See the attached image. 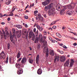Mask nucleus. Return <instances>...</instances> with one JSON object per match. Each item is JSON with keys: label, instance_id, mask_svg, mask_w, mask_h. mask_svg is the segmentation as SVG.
<instances>
[{"label": "nucleus", "instance_id": "1", "mask_svg": "<svg viewBox=\"0 0 77 77\" xmlns=\"http://www.w3.org/2000/svg\"><path fill=\"white\" fill-rule=\"evenodd\" d=\"M63 9L60 11V13H62L67 8H68L69 10L66 12V14H68L69 15H71L72 14L74 11L72 10V9L74 8V7L72 6L71 5H69L67 6H63Z\"/></svg>", "mask_w": 77, "mask_h": 77}, {"label": "nucleus", "instance_id": "2", "mask_svg": "<svg viewBox=\"0 0 77 77\" xmlns=\"http://www.w3.org/2000/svg\"><path fill=\"white\" fill-rule=\"evenodd\" d=\"M53 6V4H51L48 6H45V11H47L48 9L49 10L48 11V15H52L54 13V11L55 9L54 8H52Z\"/></svg>", "mask_w": 77, "mask_h": 77}, {"label": "nucleus", "instance_id": "3", "mask_svg": "<svg viewBox=\"0 0 77 77\" xmlns=\"http://www.w3.org/2000/svg\"><path fill=\"white\" fill-rule=\"evenodd\" d=\"M16 67L17 68H20L17 70V74L19 75L23 74V69L20 68V64L19 63H17L16 65Z\"/></svg>", "mask_w": 77, "mask_h": 77}, {"label": "nucleus", "instance_id": "4", "mask_svg": "<svg viewBox=\"0 0 77 77\" xmlns=\"http://www.w3.org/2000/svg\"><path fill=\"white\" fill-rule=\"evenodd\" d=\"M49 51V50L48 48H47L46 47H45L44 48L43 52L44 53H45L46 52V57H48L49 54H48V52Z\"/></svg>", "mask_w": 77, "mask_h": 77}, {"label": "nucleus", "instance_id": "5", "mask_svg": "<svg viewBox=\"0 0 77 77\" xmlns=\"http://www.w3.org/2000/svg\"><path fill=\"white\" fill-rule=\"evenodd\" d=\"M5 53L4 51H2L0 54V59H5Z\"/></svg>", "mask_w": 77, "mask_h": 77}, {"label": "nucleus", "instance_id": "6", "mask_svg": "<svg viewBox=\"0 0 77 77\" xmlns=\"http://www.w3.org/2000/svg\"><path fill=\"white\" fill-rule=\"evenodd\" d=\"M15 36V35H12V33L10 32V38L11 42H12L13 44H14V37Z\"/></svg>", "mask_w": 77, "mask_h": 77}, {"label": "nucleus", "instance_id": "7", "mask_svg": "<svg viewBox=\"0 0 77 77\" xmlns=\"http://www.w3.org/2000/svg\"><path fill=\"white\" fill-rule=\"evenodd\" d=\"M26 60H27V58L25 57H23L21 60V63L22 64H24V63H26Z\"/></svg>", "mask_w": 77, "mask_h": 77}, {"label": "nucleus", "instance_id": "8", "mask_svg": "<svg viewBox=\"0 0 77 77\" xmlns=\"http://www.w3.org/2000/svg\"><path fill=\"white\" fill-rule=\"evenodd\" d=\"M69 65V60L68 59L64 63V66H68Z\"/></svg>", "mask_w": 77, "mask_h": 77}, {"label": "nucleus", "instance_id": "9", "mask_svg": "<svg viewBox=\"0 0 77 77\" xmlns=\"http://www.w3.org/2000/svg\"><path fill=\"white\" fill-rule=\"evenodd\" d=\"M54 62L55 63L57 60V62H59V56L56 55L54 57Z\"/></svg>", "mask_w": 77, "mask_h": 77}, {"label": "nucleus", "instance_id": "10", "mask_svg": "<svg viewBox=\"0 0 77 77\" xmlns=\"http://www.w3.org/2000/svg\"><path fill=\"white\" fill-rule=\"evenodd\" d=\"M22 32H24L25 34H26V35H25V36L27 39V37H28V33H27V30H26V29H23L22 30Z\"/></svg>", "mask_w": 77, "mask_h": 77}, {"label": "nucleus", "instance_id": "11", "mask_svg": "<svg viewBox=\"0 0 77 77\" xmlns=\"http://www.w3.org/2000/svg\"><path fill=\"white\" fill-rule=\"evenodd\" d=\"M61 62H65L66 60V58L65 56H61L60 58Z\"/></svg>", "mask_w": 77, "mask_h": 77}, {"label": "nucleus", "instance_id": "12", "mask_svg": "<svg viewBox=\"0 0 77 77\" xmlns=\"http://www.w3.org/2000/svg\"><path fill=\"white\" fill-rule=\"evenodd\" d=\"M39 55L38 54L37 55L36 58V63L37 64H38V62H39Z\"/></svg>", "mask_w": 77, "mask_h": 77}, {"label": "nucleus", "instance_id": "13", "mask_svg": "<svg viewBox=\"0 0 77 77\" xmlns=\"http://www.w3.org/2000/svg\"><path fill=\"white\" fill-rule=\"evenodd\" d=\"M49 3V0H47L46 1L43 2H42V4L44 6H46Z\"/></svg>", "mask_w": 77, "mask_h": 77}, {"label": "nucleus", "instance_id": "14", "mask_svg": "<svg viewBox=\"0 0 77 77\" xmlns=\"http://www.w3.org/2000/svg\"><path fill=\"white\" fill-rule=\"evenodd\" d=\"M49 54L51 56H53L54 55V50H51Z\"/></svg>", "mask_w": 77, "mask_h": 77}, {"label": "nucleus", "instance_id": "15", "mask_svg": "<svg viewBox=\"0 0 77 77\" xmlns=\"http://www.w3.org/2000/svg\"><path fill=\"white\" fill-rule=\"evenodd\" d=\"M70 60L71 61V62L70 64V67H72V66L73 65L74 63V60L73 59H71Z\"/></svg>", "mask_w": 77, "mask_h": 77}, {"label": "nucleus", "instance_id": "16", "mask_svg": "<svg viewBox=\"0 0 77 77\" xmlns=\"http://www.w3.org/2000/svg\"><path fill=\"white\" fill-rule=\"evenodd\" d=\"M36 27H37L38 29H39V30H40V32H41V31L42 30V27H40V26H39V25H36Z\"/></svg>", "mask_w": 77, "mask_h": 77}, {"label": "nucleus", "instance_id": "17", "mask_svg": "<svg viewBox=\"0 0 77 77\" xmlns=\"http://www.w3.org/2000/svg\"><path fill=\"white\" fill-rule=\"evenodd\" d=\"M42 71L41 69H39L37 71V73L38 74L40 75L41 74H42Z\"/></svg>", "mask_w": 77, "mask_h": 77}, {"label": "nucleus", "instance_id": "18", "mask_svg": "<svg viewBox=\"0 0 77 77\" xmlns=\"http://www.w3.org/2000/svg\"><path fill=\"white\" fill-rule=\"evenodd\" d=\"M60 6H61V5L60 4H58V5L56 7V8L57 11H60L59 9H60Z\"/></svg>", "mask_w": 77, "mask_h": 77}, {"label": "nucleus", "instance_id": "19", "mask_svg": "<svg viewBox=\"0 0 77 77\" xmlns=\"http://www.w3.org/2000/svg\"><path fill=\"white\" fill-rule=\"evenodd\" d=\"M21 30H18L17 31L19 37H20V36L21 35Z\"/></svg>", "mask_w": 77, "mask_h": 77}, {"label": "nucleus", "instance_id": "20", "mask_svg": "<svg viewBox=\"0 0 77 77\" xmlns=\"http://www.w3.org/2000/svg\"><path fill=\"white\" fill-rule=\"evenodd\" d=\"M39 41V38L38 37H36L34 42L35 43H38V42Z\"/></svg>", "mask_w": 77, "mask_h": 77}, {"label": "nucleus", "instance_id": "21", "mask_svg": "<svg viewBox=\"0 0 77 77\" xmlns=\"http://www.w3.org/2000/svg\"><path fill=\"white\" fill-rule=\"evenodd\" d=\"M28 60L30 63H33V59L29 58Z\"/></svg>", "mask_w": 77, "mask_h": 77}, {"label": "nucleus", "instance_id": "22", "mask_svg": "<svg viewBox=\"0 0 77 77\" xmlns=\"http://www.w3.org/2000/svg\"><path fill=\"white\" fill-rule=\"evenodd\" d=\"M56 35L57 36H58L59 38H61L62 37V35H61L60 34H59V33H56Z\"/></svg>", "mask_w": 77, "mask_h": 77}, {"label": "nucleus", "instance_id": "23", "mask_svg": "<svg viewBox=\"0 0 77 77\" xmlns=\"http://www.w3.org/2000/svg\"><path fill=\"white\" fill-rule=\"evenodd\" d=\"M39 38H40V39L41 40V41H42V34H40L39 35Z\"/></svg>", "mask_w": 77, "mask_h": 77}, {"label": "nucleus", "instance_id": "24", "mask_svg": "<svg viewBox=\"0 0 77 77\" xmlns=\"http://www.w3.org/2000/svg\"><path fill=\"white\" fill-rule=\"evenodd\" d=\"M2 32H3V34H4V39H6V34H5V31H4V30H3Z\"/></svg>", "mask_w": 77, "mask_h": 77}, {"label": "nucleus", "instance_id": "25", "mask_svg": "<svg viewBox=\"0 0 77 77\" xmlns=\"http://www.w3.org/2000/svg\"><path fill=\"white\" fill-rule=\"evenodd\" d=\"M16 26L18 28V29H21V28H22V26L21 25H16Z\"/></svg>", "mask_w": 77, "mask_h": 77}, {"label": "nucleus", "instance_id": "26", "mask_svg": "<svg viewBox=\"0 0 77 77\" xmlns=\"http://www.w3.org/2000/svg\"><path fill=\"white\" fill-rule=\"evenodd\" d=\"M32 34L33 35V36L32 37V40L33 41H34L35 39V34L33 33Z\"/></svg>", "mask_w": 77, "mask_h": 77}, {"label": "nucleus", "instance_id": "27", "mask_svg": "<svg viewBox=\"0 0 77 77\" xmlns=\"http://www.w3.org/2000/svg\"><path fill=\"white\" fill-rule=\"evenodd\" d=\"M38 18L39 20H40V21H42L44 20L43 17H42V16L40 17H39Z\"/></svg>", "mask_w": 77, "mask_h": 77}, {"label": "nucleus", "instance_id": "28", "mask_svg": "<svg viewBox=\"0 0 77 77\" xmlns=\"http://www.w3.org/2000/svg\"><path fill=\"white\" fill-rule=\"evenodd\" d=\"M57 22V21H55L53 22L52 23H51L50 25V26H52V25H54V24H55Z\"/></svg>", "mask_w": 77, "mask_h": 77}, {"label": "nucleus", "instance_id": "29", "mask_svg": "<svg viewBox=\"0 0 77 77\" xmlns=\"http://www.w3.org/2000/svg\"><path fill=\"white\" fill-rule=\"evenodd\" d=\"M20 52H18L17 56V59H18V58H20Z\"/></svg>", "mask_w": 77, "mask_h": 77}, {"label": "nucleus", "instance_id": "30", "mask_svg": "<svg viewBox=\"0 0 77 77\" xmlns=\"http://www.w3.org/2000/svg\"><path fill=\"white\" fill-rule=\"evenodd\" d=\"M10 47H11V45H10V44L9 43L7 45V47L8 50H9V49H10Z\"/></svg>", "mask_w": 77, "mask_h": 77}, {"label": "nucleus", "instance_id": "31", "mask_svg": "<svg viewBox=\"0 0 77 77\" xmlns=\"http://www.w3.org/2000/svg\"><path fill=\"white\" fill-rule=\"evenodd\" d=\"M11 3V1H9L8 2L6 3V5H9Z\"/></svg>", "mask_w": 77, "mask_h": 77}, {"label": "nucleus", "instance_id": "32", "mask_svg": "<svg viewBox=\"0 0 77 77\" xmlns=\"http://www.w3.org/2000/svg\"><path fill=\"white\" fill-rule=\"evenodd\" d=\"M6 63H8V58H7L6 59V60L5 62Z\"/></svg>", "mask_w": 77, "mask_h": 77}, {"label": "nucleus", "instance_id": "33", "mask_svg": "<svg viewBox=\"0 0 77 77\" xmlns=\"http://www.w3.org/2000/svg\"><path fill=\"white\" fill-rule=\"evenodd\" d=\"M23 25L25 27H27V25L26 24H25L24 23H23Z\"/></svg>", "mask_w": 77, "mask_h": 77}, {"label": "nucleus", "instance_id": "34", "mask_svg": "<svg viewBox=\"0 0 77 77\" xmlns=\"http://www.w3.org/2000/svg\"><path fill=\"white\" fill-rule=\"evenodd\" d=\"M32 37V34H30L29 35V38H31Z\"/></svg>", "mask_w": 77, "mask_h": 77}, {"label": "nucleus", "instance_id": "35", "mask_svg": "<svg viewBox=\"0 0 77 77\" xmlns=\"http://www.w3.org/2000/svg\"><path fill=\"white\" fill-rule=\"evenodd\" d=\"M6 36H9V33L7 31V32L6 33Z\"/></svg>", "mask_w": 77, "mask_h": 77}, {"label": "nucleus", "instance_id": "36", "mask_svg": "<svg viewBox=\"0 0 77 77\" xmlns=\"http://www.w3.org/2000/svg\"><path fill=\"white\" fill-rule=\"evenodd\" d=\"M22 59V58H20L18 60H17V62H20V61H21V59Z\"/></svg>", "mask_w": 77, "mask_h": 77}, {"label": "nucleus", "instance_id": "37", "mask_svg": "<svg viewBox=\"0 0 77 77\" xmlns=\"http://www.w3.org/2000/svg\"><path fill=\"white\" fill-rule=\"evenodd\" d=\"M15 10V8H13L12 10H11V12H14V11Z\"/></svg>", "mask_w": 77, "mask_h": 77}, {"label": "nucleus", "instance_id": "38", "mask_svg": "<svg viewBox=\"0 0 77 77\" xmlns=\"http://www.w3.org/2000/svg\"><path fill=\"white\" fill-rule=\"evenodd\" d=\"M34 5H35V4H34V3H33V4H32V5H30V7H31V8H32V7H33V6H34Z\"/></svg>", "mask_w": 77, "mask_h": 77}, {"label": "nucleus", "instance_id": "39", "mask_svg": "<svg viewBox=\"0 0 77 77\" xmlns=\"http://www.w3.org/2000/svg\"><path fill=\"white\" fill-rule=\"evenodd\" d=\"M44 43L45 44V45H47V41H44Z\"/></svg>", "mask_w": 77, "mask_h": 77}, {"label": "nucleus", "instance_id": "40", "mask_svg": "<svg viewBox=\"0 0 77 77\" xmlns=\"http://www.w3.org/2000/svg\"><path fill=\"white\" fill-rule=\"evenodd\" d=\"M38 11L37 10L35 11H34V14H37V13H38Z\"/></svg>", "mask_w": 77, "mask_h": 77}, {"label": "nucleus", "instance_id": "41", "mask_svg": "<svg viewBox=\"0 0 77 77\" xmlns=\"http://www.w3.org/2000/svg\"><path fill=\"white\" fill-rule=\"evenodd\" d=\"M52 29H56V26H54L52 27Z\"/></svg>", "mask_w": 77, "mask_h": 77}, {"label": "nucleus", "instance_id": "42", "mask_svg": "<svg viewBox=\"0 0 77 77\" xmlns=\"http://www.w3.org/2000/svg\"><path fill=\"white\" fill-rule=\"evenodd\" d=\"M24 17L25 19H28V16H25Z\"/></svg>", "mask_w": 77, "mask_h": 77}, {"label": "nucleus", "instance_id": "43", "mask_svg": "<svg viewBox=\"0 0 77 77\" xmlns=\"http://www.w3.org/2000/svg\"><path fill=\"white\" fill-rule=\"evenodd\" d=\"M13 15V13L11 12L10 14L9 15V16H12Z\"/></svg>", "mask_w": 77, "mask_h": 77}, {"label": "nucleus", "instance_id": "44", "mask_svg": "<svg viewBox=\"0 0 77 77\" xmlns=\"http://www.w3.org/2000/svg\"><path fill=\"white\" fill-rule=\"evenodd\" d=\"M12 30L13 33H15V29H13Z\"/></svg>", "mask_w": 77, "mask_h": 77}, {"label": "nucleus", "instance_id": "45", "mask_svg": "<svg viewBox=\"0 0 77 77\" xmlns=\"http://www.w3.org/2000/svg\"><path fill=\"white\" fill-rule=\"evenodd\" d=\"M60 53H61V54H63V51H60Z\"/></svg>", "mask_w": 77, "mask_h": 77}, {"label": "nucleus", "instance_id": "46", "mask_svg": "<svg viewBox=\"0 0 77 77\" xmlns=\"http://www.w3.org/2000/svg\"><path fill=\"white\" fill-rule=\"evenodd\" d=\"M3 17V15L1 13L0 14V17L2 18Z\"/></svg>", "mask_w": 77, "mask_h": 77}, {"label": "nucleus", "instance_id": "47", "mask_svg": "<svg viewBox=\"0 0 77 77\" xmlns=\"http://www.w3.org/2000/svg\"><path fill=\"white\" fill-rule=\"evenodd\" d=\"M63 48H66V49L67 48V47H66V46L65 45L63 46Z\"/></svg>", "mask_w": 77, "mask_h": 77}, {"label": "nucleus", "instance_id": "48", "mask_svg": "<svg viewBox=\"0 0 77 77\" xmlns=\"http://www.w3.org/2000/svg\"><path fill=\"white\" fill-rule=\"evenodd\" d=\"M40 45H38V50H39V48H40Z\"/></svg>", "mask_w": 77, "mask_h": 77}, {"label": "nucleus", "instance_id": "49", "mask_svg": "<svg viewBox=\"0 0 77 77\" xmlns=\"http://www.w3.org/2000/svg\"><path fill=\"white\" fill-rule=\"evenodd\" d=\"M70 38H71L72 39H74V38L73 37H70Z\"/></svg>", "mask_w": 77, "mask_h": 77}, {"label": "nucleus", "instance_id": "50", "mask_svg": "<svg viewBox=\"0 0 77 77\" xmlns=\"http://www.w3.org/2000/svg\"><path fill=\"white\" fill-rule=\"evenodd\" d=\"M73 35H75V36H77V34L75 33V32H74L73 33Z\"/></svg>", "mask_w": 77, "mask_h": 77}, {"label": "nucleus", "instance_id": "51", "mask_svg": "<svg viewBox=\"0 0 77 77\" xmlns=\"http://www.w3.org/2000/svg\"><path fill=\"white\" fill-rule=\"evenodd\" d=\"M33 32H36V28H34L33 29Z\"/></svg>", "mask_w": 77, "mask_h": 77}, {"label": "nucleus", "instance_id": "52", "mask_svg": "<svg viewBox=\"0 0 77 77\" xmlns=\"http://www.w3.org/2000/svg\"><path fill=\"white\" fill-rule=\"evenodd\" d=\"M43 33L44 35H46V34L47 33V32H46V31H44Z\"/></svg>", "mask_w": 77, "mask_h": 77}, {"label": "nucleus", "instance_id": "53", "mask_svg": "<svg viewBox=\"0 0 77 77\" xmlns=\"http://www.w3.org/2000/svg\"><path fill=\"white\" fill-rule=\"evenodd\" d=\"M73 45H75V46L77 45V43H75L73 44Z\"/></svg>", "mask_w": 77, "mask_h": 77}, {"label": "nucleus", "instance_id": "54", "mask_svg": "<svg viewBox=\"0 0 77 77\" xmlns=\"http://www.w3.org/2000/svg\"><path fill=\"white\" fill-rule=\"evenodd\" d=\"M44 17H45V18H47V15H46V14H44Z\"/></svg>", "mask_w": 77, "mask_h": 77}, {"label": "nucleus", "instance_id": "55", "mask_svg": "<svg viewBox=\"0 0 77 77\" xmlns=\"http://www.w3.org/2000/svg\"><path fill=\"white\" fill-rule=\"evenodd\" d=\"M38 17H41L42 16H41V14H38Z\"/></svg>", "mask_w": 77, "mask_h": 77}, {"label": "nucleus", "instance_id": "56", "mask_svg": "<svg viewBox=\"0 0 77 77\" xmlns=\"http://www.w3.org/2000/svg\"><path fill=\"white\" fill-rule=\"evenodd\" d=\"M10 20H11V18H8V21H10Z\"/></svg>", "mask_w": 77, "mask_h": 77}, {"label": "nucleus", "instance_id": "57", "mask_svg": "<svg viewBox=\"0 0 77 77\" xmlns=\"http://www.w3.org/2000/svg\"><path fill=\"white\" fill-rule=\"evenodd\" d=\"M49 30H53V29H52V28H49Z\"/></svg>", "mask_w": 77, "mask_h": 77}, {"label": "nucleus", "instance_id": "58", "mask_svg": "<svg viewBox=\"0 0 77 77\" xmlns=\"http://www.w3.org/2000/svg\"><path fill=\"white\" fill-rule=\"evenodd\" d=\"M28 7H29V5H28L25 8L26 9H27V8Z\"/></svg>", "mask_w": 77, "mask_h": 77}, {"label": "nucleus", "instance_id": "59", "mask_svg": "<svg viewBox=\"0 0 77 77\" xmlns=\"http://www.w3.org/2000/svg\"><path fill=\"white\" fill-rule=\"evenodd\" d=\"M65 27H64L63 26V27L62 28V30H63L64 29H65Z\"/></svg>", "mask_w": 77, "mask_h": 77}, {"label": "nucleus", "instance_id": "60", "mask_svg": "<svg viewBox=\"0 0 77 77\" xmlns=\"http://www.w3.org/2000/svg\"><path fill=\"white\" fill-rule=\"evenodd\" d=\"M1 24H2V25H4V24H5V23H3V22H2Z\"/></svg>", "mask_w": 77, "mask_h": 77}, {"label": "nucleus", "instance_id": "61", "mask_svg": "<svg viewBox=\"0 0 77 77\" xmlns=\"http://www.w3.org/2000/svg\"><path fill=\"white\" fill-rule=\"evenodd\" d=\"M14 16L15 17H19V16L18 15H14Z\"/></svg>", "mask_w": 77, "mask_h": 77}, {"label": "nucleus", "instance_id": "62", "mask_svg": "<svg viewBox=\"0 0 77 77\" xmlns=\"http://www.w3.org/2000/svg\"><path fill=\"white\" fill-rule=\"evenodd\" d=\"M9 62H10V63H11V59H10Z\"/></svg>", "mask_w": 77, "mask_h": 77}, {"label": "nucleus", "instance_id": "63", "mask_svg": "<svg viewBox=\"0 0 77 77\" xmlns=\"http://www.w3.org/2000/svg\"><path fill=\"white\" fill-rule=\"evenodd\" d=\"M36 20H38V17H36Z\"/></svg>", "mask_w": 77, "mask_h": 77}, {"label": "nucleus", "instance_id": "64", "mask_svg": "<svg viewBox=\"0 0 77 77\" xmlns=\"http://www.w3.org/2000/svg\"><path fill=\"white\" fill-rule=\"evenodd\" d=\"M29 11L28 10H26V12H29Z\"/></svg>", "mask_w": 77, "mask_h": 77}]
</instances>
